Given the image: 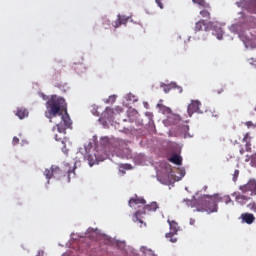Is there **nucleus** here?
<instances>
[{"instance_id":"1","label":"nucleus","mask_w":256,"mask_h":256,"mask_svg":"<svg viewBox=\"0 0 256 256\" xmlns=\"http://www.w3.org/2000/svg\"><path fill=\"white\" fill-rule=\"evenodd\" d=\"M65 107H67L65 100L57 95H52L46 102L47 110L45 112V117H47V119H53V117H57V115H59L62 119L63 124H57L58 133H65V130L69 129L71 125H73L67 110H65V114L61 111L62 109H65Z\"/></svg>"},{"instance_id":"2","label":"nucleus","mask_w":256,"mask_h":256,"mask_svg":"<svg viewBox=\"0 0 256 256\" xmlns=\"http://www.w3.org/2000/svg\"><path fill=\"white\" fill-rule=\"evenodd\" d=\"M239 191L241 192H233L232 197L235 198L238 205H247L251 201V197L256 195V180L250 179L247 184L240 185Z\"/></svg>"},{"instance_id":"3","label":"nucleus","mask_w":256,"mask_h":256,"mask_svg":"<svg viewBox=\"0 0 256 256\" xmlns=\"http://www.w3.org/2000/svg\"><path fill=\"white\" fill-rule=\"evenodd\" d=\"M219 209L217 197L214 195H204L201 197L196 204V210L201 213H217Z\"/></svg>"},{"instance_id":"4","label":"nucleus","mask_w":256,"mask_h":256,"mask_svg":"<svg viewBox=\"0 0 256 256\" xmlns=\"http://www.w3.org/2000/svg\"><path fill=\"white\" fill-rule=\"evenodd\" d=\"M54 179H65L66 183H71V179H75V166L71 168L69 164H66L61 170L59 166H52Z\"/></svg>"},{"instance_id":"5","label":"nucleus","mask_w":256,"mask_h":256,"mask_svg":"<svg viewBox=\"0 0 256 256\" xmlns=\"http://www.w3.org/2000/svg\"><path fill=\"white\" fill-rule=\"evenodd\" d=\"M158 209L159 205H157V202H152L151 204L144 205L142 211L138 210L137 212H135L133 219L134 223H137V221H139V223L143 224V220H141V215L154 213V211H157Z\"/></svg>"},{"instance_id":"6","label":"nucleus","mask_w":256,"mask_h":256,"mask_svg":"<svg viewBox=\"0 0 256 256\" xmlns=\"http://www.w3.org/2000/svg\"><path fill=\"white\" fill-rule=\"evenodd\" d=\"M168 224L170 226V232L166 233L165 237L166 239H170V243H177V238H175V235H177L179 232V224L173 220H168Z\"/></svg>"},{"instance_id":"7","label":"nucleus","mask_w":256,"mask_h":256,"mask_svg":"<svg viewBox=\"0 0 256 256\" xmlns=\"http://www.w3.org/2000/svg\"><path fill=\"white\" fill-rule=\"evenodd\" d=\"M199 107H201V102L198 100H192L187 108L189 117H191L193 113H197L199 111Z\"/></svg>"},{"instance_id":"8","label":"nucleus","mask_w":256,"mask_h":256,"mask_svg":"<svg viewBox=\"0 0 256 256\" xmlns=\"http://www.w3.org/2000/svg\"><path fill=\"white\" fill-rule=\"evenodd\" d=\"M147 203V201H145V199H143V198H139V197H135V198H131L130 200H129V207H137V205H138V207H143V206H145V204Z\"/></svg>"},{"instance_id":"9","label":"nucleus","mask_w":256,"mask_h":256,"mask_svg":"<svg viewBox=\"0 0 256 256\" xmlns=\"http://www.w3.org/2000/svg\"><path fill=\"white\" fill-rule=\"evenodd\" d=\"M240 218L242 219L243 223H247V225H253V223H255V215L251 213H242Z\"/></svg>"},{"instance_id":"10","label":"nucleus","mask_w":256,"mask_h":256,"mask_svg":"<svg viewBox=\"0 0 256 256\" xmlns=\"http://www.w3.org/2000/svg\"><path fill=\"white\" fill-rule=\"evenodd\" d=\"M209 25H211V22L207 23L205 20H200L195 24V31H203V29L204 31H207Z\"/></svg>"},{"instance_id":"11","label":"nucleus","mask_w":256,"mask_h":256,"mask_svg":"<svg viewBox=\"0 0 256 256\" xmlns=\"http://www.w3.org/2000/svg\"><path fill=\"white\" fill-rule=\"evenodd\" d=\"M200 15L203 21H209L211 19V4L209 5V8H200Z\"/></svg>"},{"instance_id":"12","label":"nucleus","mask_w":256,"mask_h":256,"mask_svg":"<svg viewBox=\"0 0 256 256\" xmlns=\"http://www.w3.org/2000/svg\"><path fill=\"white\" fill-rule=\"evenodd\" d=\"M217 203H225L226 205H229V203H232L233 200H231L230 195H223L221 194H215Z\"/></svg>"},{"instance_id":"13","label":"nucleus","mask_w":256,"mask_h":256,"mask_svg":"<svg viewBox=\"0 0 256 256\" xmlns=\"http://www.w3.org/2000/svg\"><path fill=\"white\" fill-rule=\"evenodd\" d=\"M16 116L19 117V119H25V117H29V111L27 108H17Z\"/></svg>"},{"instance_id":"14","label":"nucleus","mask_w":256,"mask_h":256,"mask_svg":"<svg viewBox=\"0 0 256 256\" xmlns=\"http://www.w3.org/2000/svg\"><path fill=\"white\" fill-rule=\"evenodd\" d=\"M192 3L198 5L199 9H209V2L206 0H192Z\"/></svg>"},{"instance_id":"15","label":"nucleus","mask_w":256,"mask_h":256,"mask_svg":"<svg viewBox=\"0 0 256 256\" xmlns=\"http://www.w3.org/2000/svg\"><path fill=\"white\" fill-rule=\"evenodd\" d=\"M161 87L164 93H169L170 91H172V89H175V87H177V83L161 84Z\"/></svg>"},{"instance_id":"16","label":"nucleus","mask_w":256,"mask_h":256,"mask_svg":"<svg viewBox=\"0 0 256 256\" xmlns=\"http://www.w3.org/2000/svg\"><path fill=\"white\" fill-rule=\"evenodd\" d=\"M170 163H174V165H181L183 163V159L178 154H174L171 158H169Z\"/></svg>"},{"instance_id":"17","label":"nucleus","mask_w":256,"mask_h":256,"mask_svg":"<svg viewBox=\"0 0 256 256\" xmlns=\"http://www.w3.org/2000/svg\"><path fill=\"white\" fill-rule=\"evenodd\" d=\"M105 119H107L108 121H111V119H113V108H109L107 107L103 113Z\"/></svg>"},{"instance_id":"18","label":"nucleus","mask_w":256,"mask_h":256,"mask_svg":"<svg viewBox=\"0 0 256 256\" xmlns=\"http://www.w3.org/2000/svg\"><path fill=\"white\" fill-rule=\"evenodd\" d=\"M249 161H250L251 167H256V154H253L251 156H246L245 163H249Z\"/></svg>"},{"instance_id":"19","label":"nucleus","mask_w":256,"mask_h":256,"mask_svg":"<svg viewBox=\"0 0 256 256\" xmlns=\"http://www.w3.org/2000/svg\"><path fill=\"white\" fill-rule=\"evenodd\" d=\"M212 35L217 37V39L221 40L223 39V30L221 28H216L213 30Z\"/></svg>"},{"instance_id":"20","label":"nucleus","mask_w":256,"mask_h":256,"mask_svg":"<svg viewBox=\"0 0 256 256\" xmlns=\"http://www.w3.org/2000/svg\"><path fill=\"white\" fill-rule=\"evenodd\" d=\"M247 139H249V133H246L243 137V143H246V151H251V142L247 141Z\"/></svg>"},{"instance_id":"21","label":"nucleus","mask_w":256,"mask_h":256,"mask_svg":"<svg viewBox=\"0 0 256 256\" xmlns=\"http://www.w3.org/2000/svg\"><path fill=\"white\" fill-rule=\"evenodd\" d=\"M117 17L120 21V24H122V25H127V23L129 22V17H127L125 15L119 14Z\"/></svg>"},{"instance_id":"22","label":"nucleus","mask_w":256,"mask_h":256,"mask_svg":"<svg viewBox=\"0 0 256 256\" xmlns=\"http://www.w3.org/2000/svg\"><path fill=\"white\" fill-rule=\"evenodd\" d=\"M44 176L46 177V179H51L52 177H54V174H53V166L51 167V169H46L44 171Z\"/></svg>"},{"instance_id":"23","label":"nucleus","mask_w":256,"mask_h":256,"mask_svg":"<svg viewBox=\"0 0 256 256\" xmlns=\"http://www.w3.org/2000/svg\"><path fill=\"white\" fill-rule=\"evenodd\" d=\"M247 207L250 209V211H253L254 213H256V200L247 204Z\"/></svg>"},{"instance_id":"24","label":"nucleus","mask_w":256,"mask_h":256,"mask_svg":"<svg viewBox=\"0 0 256 256\" xmlns=\"http://www.w3.org/2000/svg\"><path fill=\"white\" fill-rule=\"evenodd\" d=\"M249 11H250V13H255L256 14V1H251L250 2Z\"/></svg>"},{"instance_id":"25","label":"nucleus","mask_w":256,"mask_h":256,"mask_svg":"<svg viewBox=\"0 0 256 256\" xmlns=\"http://www.w3.org/2000/svg\"><path fill=\"white\" fill-rule=\"evenodd\" d=\"M156 4L158 5V7L160 9H164L165 8V3H167V0H155Z\"/></svg>"},{"instance_id":"26","label":"nucleus","mask_w":256,"mask_h":256,"mask_svg":"<svg viewBox=\"0 0 256 256\" xmlns=\"http://www.w3.org/2000/svg\"><path fill=\"white\" fill-rule=\"evenodd\" d=\"M97 161L96 158H93V156L88 155V163L90 167H93V165H95V162Z\"/></svg>"},{"instance_id":"27","label":"nucleus","mask_w":256,"mask_h":256,"mask_svg":"<svg viewBox=\"0 0 256 256\" xmlns=\"http://www.w3.org/2000/svg\"><path fill=\"white\" fill-rule=\"evenodd\" d=\"M121 21L119 20V17L117 16V20L112 23V26L114 29H118V27H121Z\"/></svg>"},{"instance_id":"28","label":"nucleus","mask_w":256,"mask_h":256,"mask_svg":"<svg viewBox=\"0 0 256 256\" xmlns=\"http://www.w3.org/2000/svg\"><path fill=\"white\" fill-rule=\"evenodd\" d=\"M239 179V170H235L233 174V181H237Z\"/></svg>"},{"instance_id":"29","label":"nucleus","mask_w":256,"mask_h":256,"mask_svg":"<svg viewBox=\"0 0 256 256\" xmlns=\"http://www.w3.org/2000/svg\"><path fill=\"white\" fill-rule=\"evenodd\" d=\"M117 99V97L115 95H112L108 98L107 103H115V100Z\"/></svg>"},{"instance_id":"30","label":"nucleus","mask_w":256,"mask_h":256,"mask_svg":"<svg viewBox=\"0 0 256 256\" xmlns=\"http://www.w3.org/2000/svg\"><path fill=\"white\" fill-rule=\"evenodd\" d=\"M103 25L105 26V29H107V27H110L111 26V20H104L103 21Z\"/></svg>"},{"instance_id":"31","label":"nucleus","mask_w":256,"mask_h":256,"mask_svg":"<svg viewBox=\"0 0 256 256\" xmlns=\"http://www.w3.org/2000/svg\"><path fill=\"white\" fill-rule=\"evenodd\" d=\"M62 145H63L62 151H63V153H65V155H67V153H68L67 145H65V142H64V141H62Z\"/></svg>"},{"instance_id":"32","label":"nucleus","mask_w":256,"mask_h":256,"mask_svg":"<svg viewBox=\"0 0 256 256\" xmlns=\"http://www.w3.org/2000/svg\"><path fill=\"white\" fill-rule=\"evenodd\" d=\"M223 91H225V86H221L220 88H218L216 90V93H218V95H221V93H223Z\"/></svg>"},{"instance_id":"33","label":"nucleus","mask_w":256,"mask_h":256,"mask_svg":"<svg viewBox=\"0 0 256 256\" xmlns=\"http://www.w3.org/2000/svg\"><path fill=\"white\" fill-rule=\"evenodd\" d=\"M13 145H19V138L14 137L12 140Z\"/></svg>"},{"instance_id":"34","label":"nucleus","mask_w":256,"mask_h":256,"mask_svg":"<svg viewBox=\"0 0 256 256\" xmlns=\"http://www.w3.org/2000/svg\"><path fill=\"white\" fill-rule=\"evenodd\" d=\"M174 89H177L178 93H183V87L178 86L177 84H176V87Z\"/></svg>"},{"instance_id":"35","label":"nucleus","mask_w":256,"mask_h":256,"mask_svg":"<svg viewBox=\"0 0 256 256\" xmlns=\"http://www.w3.org/2000/svg\"><path fill=\"white\" fill-rule=\"evenodd\" d=\"M246 125H247L248 127H253V122L248 121V122H246Z\"/></svg>"},{"instance_id":"36","label":"nucleus","mask_w":256,"mask_h":256,"mask_svg":"<svg viewBox=\"0 0 256 256\" xmlns=\"http://www.w3.org/2000/svg\"><path fill=\"white\" fill-rule=\"evenodd\" d=\"M190 225H195V219H190Z\"/></svg>"},{"instance_id":"37","label":"nucleus","mask_w":256,"mask_h":256,"mask_svg":"<svg viewBox=\"0 0 256 256\" xmlns=\"http://www.w3.org/2000/svg\"><path fill=\"white\" fill-rule=\"evenodd\" d=\"M243 153H245V149L241 148L240 149V155H243Z\"/></svg>"},{"instance_id":"38","label":"nucleus","mask_w":256,"mask_h":256,"mask_svg":"<svg viewBox=\"0 0 256 256\" xmlns=\"http://www.w3.org/2000/svg\"><path fill=\"white\" fill-rule=\"evenodd\" d=\"M55 140H56V141H61V139H58V136H57V135H55Z\"/></svg>"},{"instance_id":"39","label":"nucleus","mask_w":256,"mask_h":256,"mask_svg":"<svg viewBox=\"0 0 256 256\" xmlns=\"http://www.w3.org/2000/svg\"><path fill=\"white\" fill-rule=\"evenodd\" d=\"M166 111H171V109H169V108H166Z\"/></svg>"}]
</instances>
